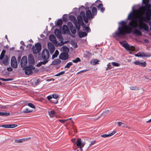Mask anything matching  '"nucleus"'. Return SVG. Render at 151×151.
<instances>
[{
    "label": "nucleus",
    "mask_w": 151,
    "mask_h": 151,
    "mask_svg": "<svg viewBox=\"0 0 151 151\" xmlns=\"http://www.w3.org/2000/svg\"><path fill=\"white\" fill-rule=\"evenodd\" d=\"M119 24H121V26H119L118 28V31L113 34V37L124 36L127 34H129L131 32L132 29L135 28L127 25L126 22L124 21H121Z\"/></svg>",
    "instance_id": "1"
},
{
    "label": "nucleus",
    "mask_w": 151,
    "mask_h": 151,
    "mask_svg": "<svg viewBox=\"0 0 151 151\" xmlns=\"http://www.w3.org/2000/svg\"><path fill=\"white\" fill-rule=\"evenodd\" d=\"M135 14L134 12L130 13L128 15V19L131 20L129 23V25L132 28H136L137 26V22L136 19H134Z\"/></svg>",
    "instance_id": "2"
},
{
    "label": "nucleus",
    "mask_w": 151,
    "mask_h": 151,
    "mask_svg": "<svg viewBox=\"0 0 151 151\" xmlns=\"http://www.w3.org/2000/svg\"><path fill=\"white\" fill-rule=\"evenodd\" d=\"M80 14L82 16L83 20L86 23L88 22V20H91L94 17L91 11L89 10H88L86 12V17L84 12L83 11L81 12Z\"/></svg>",
    "instance_id": "3"
},
{
    "label": "nucleus",
    "mask_w": 151,
    "mask_h": 151,
    "mask_svg": "<svg viewBox=\"0 0 151 151\" xmlns=\"http://www.w3.org/2000/svg\"><path fill=\"white\" fill-rule=\"evenodd\" d=\"M50 54L49 52L47 49H44L43 50L42 54V59L44 61H47V63L49 61L50 57Z\"/></svg>",
    "instance_id": "4"
},
{
    "label": "nucleus",
    "mask_w": 151,
    "mask_h": 151,
    "mask_svg": "<svg viewBox=\"0 0 151 151\" xmlns=\"http://www.w3.org/2000/svg\"><path fill=\"white\" fill-rule=\"evenodd\" d=\"M139 19L138 20L139 24H137V26H138L139 29H144L145 30L148 31V27L147 24L139 17Z\"/></svg>",
    "instance_id": "5"
},
{
    "label": "nucleus",
    "mask_w": 151,
    "mask_h": 151,
    "mask_svg": "<svg viewBox=\"0 0 151 151\" xmlns=\"http://www.w3.org/2000/svg\"><path fill=\"white\" fill-rule=\"evenodd\" d=\"M120 43L122 45V46L128 51H134L135 50V47L133 46H130L127 43H124L123 42H121Z\"/></svg>",
    "instance_id": "6"
},
{
    "label": "nucleus",
    "mask_w": 151,
    "mask_h": 151,
    "mask_svg": "<svg viewBox=\"0 0 151 151\" xmlns=\"http://www.w3.org/2000/svg\"><path fill=\"white\" fill-rule=\"evenodd\" d=\"M41 50V46L40 44L37 43L35 44V46L32 47L33 53L37 54L39 53Z\"/></svg>",
    "instance_id": "7"
},
{
    "label": "nucleus",
    "mask_w": 151,
    "mask_h": 151,
    "mask_svg": "<svg viewBox=\"0 0 151 151\" xmlns=\"http://www.w3.org/2000/svg\"><path fill=\"white\" fill-rule=\"evenodd\" d=\"M11 65L12 67L14 68H16L17 67V63L15 56H13L11 58Z\"/></svg>",
    "instance_id": "8"
},
{
    "label": "nucleus",
    "mask_w": 151,
    "mask_h": 151,
    "mask_svg": "<svg viewBox=\"0 0 151 151\" xmlns=\"http://www.w3.org/2000/svg\"><path fill=\"white\" fill-rule=\"evenodd\" d=\"M69 57V55L68 53L63 52L61 53L59 55V58L62 60H66Z\"/></svg>",
    "instance_id": "9"
},
{
    "label": "nucleus",
    "mask_w": 151,
    "mask_h": 151,
    "mask_svg": "<svg viewBox=\"0 0 151 151\" xmlns=\"http://www.w3.org/2000/svg\"><path fill=\"white\" fill-rule=\"evenodd\" d=\"M70 17L74 19V24L77 30H79L81 27V23L77 22L76 18L73 16H70Z\"/></svg>",
    "instance_id": "10"
},
{
    "label": "nucleus",
    "mask_w": 151,
    "mask_h": 151,
    "mask_svg": "<svg viewBox=\"0 0 151 151\" xmlns=\"http://www.w3.org/2000/svg\"><path fill=\"white\" fill-rule=\"evenodd\" d=\"M35 69L34 66H32L29 67H27L25 69V73L26 75H29L32 73V70Z\"/></svg>",
    "instance_id": "11"
},
{
    "label": "nucleus",
    "mask_w": 151,
    "mask_h": 151,
    "mask_svg": "<svg viewBox=\"0 0 151 151\" xmlns=\"http://www.w3.org/2000/svg\"><path fill=\"white\" fill-rule=\"evenodd\" d=\"M27 63V58L26 56H23L21 60V66L22 67H24L26 66Z\"/></svg>",
    "instance_id": "12"
},
{
    "label": "nucleus",
    "mask_w": 151,
    "mask_h": 151,
    "mask_svg": "<svg viewBox=\"0 0 151 151\" xmlns=\"http://www.w3.org/2000/svg\"><path fill=\"white\" fill-rule=\"evenodd\" d=\"M76 143L77 146L80 148L81 150L82 151V147L85 145V143L84 142H82L81 139H77Z\"/></svg>",
    "instance_id": "13"
},
{
    "label": "nucleus",
    "mask_w": 151,
    "mask_h": 151,
    "mask_svg": "<svg viewBox=\"0 0 151 151\" xmlns=\"http://www.w3.org/2000/svg\"><path fill=\"white\" fill-rule=\"evenodd\" d=\"M47 47L50 50L51 54H52L55 51V49L54 45L50 42H49L47 43Z\"/></svg>",
    "instance_id": "14"
},
{
    "label": "nucleus",
    "mask_w": 151,
    "mask_h": 151,
    "mask_svg": "<svg viewBox=\"0 0 151 151\" xmlns=\"http://www.w3.org/2000/svg\"><path fill=\"white\" fill-rule=\"evenodd\" d=\"M28 60L29 63L33 64L35 63L34 57L32 54H29L28 56Z\"/></svg>",
    "instance_id": "15"
},
{
    "label": "nucleus",
    "mask_w": 151,
    "mask_h": 151,
    "mask_svg": "<svg viewBox=\"0 0 151 151\" xmlns=\"http://www.w3.org/2000/svg\"><path fill=\"white\" fill-rule=\"evenodd\" d=\"M134 63L136 65H138L139 66L145 67L146 65V63L145 62H141L139 61H136L134 62Z\"/></svg>",
    "instance_id": "16"
},
{
    "label": "nucleus",
    "mask_w": 151,
    "mask_h": 151,
    "mask_svg": "<svg viewBox=\"0 0 151 151\" xmlns=\"http://www.w3.org/2000/svg\"><path fill=\"white\" fill-rule=\"evenodd\" d=\"M145 16L150 21L151 19V9H148L146 12Z\"/></svg>",
    "instance_id": "17"
},
{
    "label": "nucleus",
    "mask_w": 151,
    "mask_h": 151,
    "mask_svg": "<svg viewBox=\"0 0 151 151\" xmlns=\"http://www.w3.org/2000/svg\"><path fill=\"white\" fill-rule=\"evenodd\" d=\"M49 39L54 44H56L57 43L56 38L53 35H50L49 37Z\"/></svg>",
    "instance_id": "18"
},
{
    "label": "nucleus",
    "mask_w": 151,
    "mask_h": 151,
    "mask_svg": "<svg viewBox=\"0 0 151 151\" xmlns=\"http://www.w3.org/2000/svg\"><path fill=\"white\" fill-rule=\"evenodd\" d=\"M139 56H140V57H150L151 56V54L148 53H145L144 52H142L139 53Z\"/></svg>",
    "instance_id": "19"
},
{
    "label": "nucleus",
    "mask_w": 151,
    "mask_h": 151,
    "mask_svg": "<svg viewBox=\"0 0 151 151\" xmlns=\"http://www.w3.org/2000/svg\"><path fill=\"white\" fill-rule=\"evenodd\" d=\"M103 6L102 4H100L97 6L98 9L100 10L102 13L104 12L105 9V8L103 7Z\"/></svg>",
    "instance_id": "20"
},
{
    "label": "nucleus",
    "mask_w": 151,
    "mask_h": 151,
    "mask_svg": "<svg viewBox=\"0 0 151 151\" xmlns=\"http://www.w3.org/2000/svg\"><path fill=\"white\" fill-rule=\"evenodd\" d=\"M116 133L115 131H113L111 133H110L109 134H104L101 135V137H104V138H106L109 137L113 135V134H114Z\"/></svg>",
    "instance_id": "21"
},
{
    "label": "nucleus",
    "mask_w": 151,
    "mask_h": 151,
    "mask_svg": "<svg viewBox=\"0 0 151 151\" xmlns=\"http://www.w3.org/2000/svg\"><path fill=\"white\" fill-rule=\"evenodd\" d=\"M133 33L134 34L139 36H141L142 35V33L140 31L137 29L134 30Z\"/></svg>",
    "instance_id": "22"
},
{
    "label": "nucleus",
    "mask_w": 151,
    "mask_h": 151,
    "mask_svg": "<svg viewBox=\"0 0 151 151\" xmlns=\"http://www.w3.org/2000/svg\"><path fill=\"white\" fill-rule=\"evenodd\" d=\"M61 60L59 59H56L52 62V64L54 65L59 64L61 63Z\"/></svg>",
    "instance_id": "23"
},
{
    "label": "nucleus",
    "mask_w": 151,
    "mask_h": 151,
    "mask_svg": "<svg viewBox=\"0 0 151 151\" xmlns=\"http://www.w3.org/2000/svg\"><path fill=\"white\" fill-rule=\"evenodd\" d=\"M92 13L95 16L97 14V8L95 7H93L92 9Z\"/></svg>",
    "instance_id": "24"
},
{
    "label": "nucleus",
    "mask_w": 151,
    "mask_h": 151,
    "mask_svg": "<svg viewBox=\"0 0 151 151\" xmlns=\"http://www.w3.org/2000/svg\"><path fill=\"white\" fill-rule=\"evenodd\" d=\"M141 19L143 22H145L146 23H148L150 21L148 19L146 18V17L141 16L139 17Z\"/></svg>",
    "instance_id": "25"
},
{
    "label": "nucleus",
    "mask_w": 151,
    "mask_h": 151,
    "mask_svg": "<svg viewBox=\"0 0 151 151\" xmlns=\"http://www.w3.org/2000/svg\"><path fill=\"white\" fill-rule=\"evenodd\" d=\"M82 17V16L81 14L80 15H78L77 17V19H78L77 22L83 23Z\"/></svg>",
    "instance_id": "26"
},
{
    "label": "nucleus",
    "mask_w": 151,
    "mask_h": 151,
    "mask_svg": "<svg viewBox=\"0 0 151 151\" xmlns=\"http://www.w3.org/2000/svg\"><path fill=\"white\" fill-rule=\"evenodd\" d=\"M99 61L97 59H93L91 61V63L93 65H96L98 64Z\"/></svg>",
    "instance_id": "27"
},
{
    "label": "nucleus",
    "mask_w": 151,
    "mask_h": 151,
    "mask_svg": "<svg viewBox=\"0 0 151 151\" xmlns=\"http://www.w3.org/2000/svg\"><path fill=\"white\" fill-rule=\"evenodd\" d=\"M54 32L55 34L56 35V33H57V37L59 38H61L62 36L60 33V31L59 29H55Z\"/></svg>",
    "instance_id": "28"
},
{
    "label": "nucleus",
    "mask_w": 151,
    "mask_h": 151,
    "mask_svg": "<svg viewBox=\"0 0 151 151\" xmlns=\"http://www.w3.org/2000/svg\"><path fill=\"white\" fill-rule=\"evenodd\" d=\"M63 32H66L69 31V29L68 26L66 25H63Z\"/></svg>",
    "instance_id": "29"
},
{
    "label": "nucleus",
    "mask_w": 151,
    "mask_h": 151,
    "mask_svg": "<svg viewBox=\"0 0 151 151\" xmlns=\"http://www.w3.org/2000/svg\"><path fill=\"white\" fill-rule=\"evenodd\" d=\"M87 33L85 32H82L79 34V37L80 38H82L86 36Z\"/></svg>",
    "instance_id": "30"
},
{
    "label": "nucleus",
    "mask_w": 151,
    "mask_h": 151,
    "mask_svg": "<svg viewBox=\"0 0 151 151\" xmlns=\"http://www.w3.org/2000/svg\"><path fill=\"white\" fill-rule=\"evenodd\" d=\"M59 53V52L58 50H55V53L52 55V59H53L54 58H56Z\"/></svg>",
    "instance_id": "31"
},
{
    "label": "nucleus",
    "mask_w": 151,
    "mask_h": 151,
    "mask_svg": "<svg viewBox=\"0 0 151 151\" xmlns=\"http://www.w3.org/2000/svg\"><path fill=\"white\" fill-rule=\"evenodd\" d=\"M61 50L63 52H68L69 51V49L66 46H63L61 47Z\"/></svg>",
    "instance_id": "32"
},
{
    "label": "nucleus",
    "mask_w": 151,
    "mask_h": 151,
    "mask_svg": "<svg viewBox=\"0 0 151 151\" xmlns=\"http://www.w3.org/2000/svg\"><path fill=\"white\" fill-rule=\"evenodd\" d=\"M131 90H139V88L137 87L136 86H131L130 87Z\"/></svg>",
    "instance_id": "33"
},
{
    "label": "nucleus",
    "mask_w": 151,
    "mask_h": 151,
    "mask_svg": "<svg viewBox=\"0 0 151 151\" xmlns=\"http://www.w3.org/2000/svg\"><path fill=\"white\" fill-rule=\"evenodd\" d=\"M49 114L50 117H52L55 114V111L53 110L49 112Z\"/></svg>",
    "instance_id": "34"
},
{
    "label": "nucleus",
    "mask_w": 151,
    "mask_h": 151,
    "mask_svg": "<svg viewBox=\"0 0 151 151\" xmlns=\"http://www.w3.org/2000/svg\"><path fill=\"white\" fill-rule=\"evenodd\" d=\"M10 114L9 113L0 112V116H7Z\"/></svg>",
    "instance_id": "35"
},
{
    "label": "nucleus",
    "mask_w": 151,
    "mask_h": 151,
    "mask_svg": "<svg viewBox=\"0 0 151 151\" xmlns=\"http://www.w3.org/2000/svg\"><path fill=\"white\" fill-rule=\"evenodd\" d=\"M73 65V64L72 62H70L68 63L64 67V68H69L70 66L72 65Z\"/></svg>",
    "instance_id": "36"
},
{
    "label": "nucleus",
    "mask_w": 151,
    "mask_h": 151,
    "mask_svg": "<svg viewBox=\"0 0 151 151\" xmlns=\"http://www.w3.org/2000/svg\"><path fill=\"white\" fill-rule=\"evenodd\" d=\"M47 61H43L40 62L38 64H37V66L38 67H40L42 65H45L47 63H46Z\"/></svg>",
    "instance_id": "37"
},
{
    "label": "nucleus",
    "mask_w": 151,
    "mask_h": 151,
    "mask_svg": "<svg viewBox=\"0 0 151 151\" xmlns=\"http://www.w3.org/2000/svg\"><path fill=\"white\" fill-rule=\"evenodd\" d=\"M70 29L71 32L73 34H75L76 33V30L73 27H71V28H70Z\"/></svg>",
    "instance_id": "38"
},
{
    "label": "nucleus",
    "mask_w": 151,
    "mask_h": 151,
    "mask_svg": "<svg viewBox=\"0 0 151 151\" xmlns=\"http://www.w3.org/2000/svg\"><path fill=\"white\" fill-rule=\"evenodd\" d=\"M26 105H27L30 107L32 108H35V106L32 103H27V102L25 103Z\"/></svg>",
    "instance_id": "39"
},
{
    "label": "nucleus",
    "mask_w": 151,
    "mask_h": 151,
    "mask_svg": "<svg viewBox=\"0 0 151 151\" xmlns=\"http://www.w3.org/2000/svg\"><path fill=\"white\" fill-rule=\"evenodd\" d=\"M62 21L61 19H59L57 22L56 25L60 26L62 23Z\"/></svg>",
    "instance_id": "40"
},
{
    "label": "nucleus",
    "mask_w": 151,
    "mask_h": 151,
    "mask_svg": "<svg viewBox=\"0 0 151 151\" xmlns=\"http://www.w3.org/2000/svg\"><path fill=\"white\" fill-rule=\"evenodd\" d=\"M81 61V59L79 58H77L75 60H72L73 62L75 63H77L78 62H80Z\"/></svg>",
    "instance_id": "41"
},
{
    "label": "nucleus",
    "mask_w": 151,
    "mask_h": 151,
    "mask_svg": "<svg viewBox=\"0 0 151 151\" xmlns=\"http://www.w3.org/2000/svg\"><path fill=\"white\" fill-rule=\"evenodd\" d=\"M0 80H1L3 81H12L13 80V78L4 79V78H0Z\"/></svg>",
    "instance_id": "42"
},
{
    "label": "nucleus",
    "mask_w": 151,
    "mask_h": 151,
    "mask_svg": "<svg viewBox=\"0 0 151 151\" xmlns=\"http://www.w3.org/2000/svg\"><path fill=\"white\" fill-rule=\"evenodd\" d=\"M112 65L114 66L118 67L120 65V64L118 63H116L115 62H112L111 63Z\"/></svg>",
    "instance_id": "43"
},
{
    "label": "nucleus",
    "mask_w": 151,
    "mask_h": 151,
    "mask_svg": "<svg viewBox=\"0 0 151 151\" xmlns=\"http://www.w3.org/2000/svg\"><path fill=\"white\" fill-rule=\"evenodd\" d=\"M31 112L32 111L29 110L28 109H24L23 111V112L26 113H29Z\"/></svg>",
    "instance_id": "44"
},
{
    "label": "nucleus",
    "mask_w": 151,
    "mask_h": 151,
    "mask_svg": "<svg viewBox=\"0 0 151 151\" xmlns=\"http://www.w3.org/2000/svg\"><path fill=\"white\" fill-rule=\"evenodd\" d=\"M65 73V72L64 71H61V72L58 73V74H56L55 75V76H59L61 75L64 74Z\"/></svg>",
    "instance_id": "45"
},
{
    "label": "nucleus",
    "mask_w": 151,
    "mask_h": 151,
    "mask_svg": "<svg viewBox=\"0 0 151 151\" xmlns=\"http://www.w3.org/2000/svg\"><path fill=\"white\" fill-rule=\"evenodd\" d=\"M40 79H37L36 80L34 83V85H35V86H37V85L40 83Z\"/></svg>",
    "instance_id": "46"
},
{
    "label": "nucleus",
    "mask_w": 151,
    "mask_h": 151,
    "mask_svg": "<svg viewBox=\"0 0 151 151\" xmlns=\"http://www.w3.org/2000/svg\"><path fill=\"white\" fill-rule=\"evenodd\" d=\"M5 52V50H3V51H2V52H1V56L0 57V59H2Z\"/></svg>",
    "instance_id": "47"
},
{
    "label": "nucleus",
    "mask_w": 151,
    "mask_h": 151,
    "mask_svg": "<svg viewBox=\"0 0 151 151\" xmlns=\"http://www.w3.org/2000/svg\"><path fill=\"white\" fill-rule=\"evenodd\" d=\"M149 0H143L142 1L143 4L145 5H147L148 4L149 2Z\"/></svg>",
    "instance_id": "48"
},
{
    "label": "nucleus",
    "mask_w": 151,
    "mask_h": 151,
    "mask_svg": "<svg viewBox=\"0 0 151 151\" xmlns=\"http://www.w3.org/2000/svg\"><path fill=\"white\" fill-rule=\"evenodd\" d=\"M9 127H10L9 128H13L16 127L17 126V125L14 124H9Z\"/></svg>",
    "instance_id": "49"
},
{
    "label": "nucleus",
    "mask_w": 151,
    "mask_h": 151,
    "mask_svg": "<svg viewBox=\"0 0 151 151\" xmlns=\"http://www.w3.org/2000/svg\"><path fill=\"white\" fill-rule=\"evenodd\" d=\"M107 67L106 68V70H108L110 69V68H112L111 65V63H109V64L107 65Z\"/></svg>",
    "instance_id": "50"
},
{
    "label": "nucleus",
    "mask_w": 151,
    "mask_h": 151,
    "mask_svg": "<svg viewBox=\"0 0 151 151\" xmlns=\"http://www.w3.org/2000/svg\"><path fill=\"white\" fill-rule=\"evenodd\" d=\"M9 124H4L0 126V127H1L5 128H9V127H9Z\"/></svg>",
    "instance_id": "51"
},
{
    "label": "nucleus",
    "mask_w": 151,
    "mask_h": 151,
    "mask_svg": "<svg viewBox=\"0 0 151 151\" xmlns=\"http://www.w3.org/2000/svg\"><path fill=\"white\" fill-rule=\"evenodd\" d=\"M58 97V95L56 94H53L52 95V97L55 99H57Z\"/></svg>",
    "instance_id": "52"
},
{
    "label": "nucleus",
    "mask_w": 151,
    "mask_h": 151,
    "mask_svg": "<svg viewBox=\"0 0 151 151\" xmlns=\"http://www.w3.org/2000/svg\"><path fill=\"white\" fill-rule=\"evenodd\" d=\"M67 25L68 26L70 27V29L71 28V27H73V25L71 22H68L67 23Z\"/></svg>",
    "instance_id": "53"
},
{
    "label": "nucleus",
    "mask_w": 151,
    "mask_h": 151,
    "mask_svg": "<svg viewBox=\"0 0 151 151\" xmlns=\"http://www.w3.org/2000/svg\"><path fill=\"white\" fill-rule=\"evenodd\" d=\"M96 141L95 140H94V141H92L91 143V144H90V145H89V147L88 148V149H88V148L91 147L92 145H94L95 143L96 142Z\"/></svg>",
    "instance_id": "54"
},
{
    "label": "nucleus",
    "mask_w": 151,
    "mask_h": 151,
    "mask_svg": "<svg viewBox=\"0 0 151 151\" xmlns=\"http://www.w3.org/2000/svg\"><path fill=\"white\" fill-rule=\"evenodd\" d=\"M84 30L88 32H89L90 31V29L88 27H85Z\"/></svg>",
    "instance_id": "55"
},
{
    "label": "nucleus",
    "mask_w": 151,
    "mask_h": 151,
    "mask_svg": "<svg viewBox=\"0 0 151 151\" xmlns=\"http://www.w3.org/2000/svg\"><path fill=\"white\" fill-rule=\"evenodd\" d=\"M109 110H107L105 111H104L103 112V114L104 115H106L108 114L109 113Z\"/></svg>",
    "instance_id": "56"
},
{
    "label": "nucleus",
    "mask_w": 151,
    "mask_h": 151,
    "mask_svg": "<svg viewBox=\"0 0 151 151\" xmlns=\"http://www.w3.org/2000/svg\"><path fill=\"white\" fill-rule=\"evenodd\" d=\"M63 19L64 21H66L67 20V18L65 15H64L63 17Z\"/></svg>",
    "instance_id": "57"
},
{
    "label": "nucleus",
    "mask_w": 151,
    "mask_h": 151,
    "mask_svg": "<svg viewBox=\"0 0 151 151\" xmlns=\"http://www.w3.org/2000/svg\"><path fill=\"white\" fill-rule=\"evenodd\" d=\"M24 140V139H18L17 140H16L17 141V142L18 143H20L23 142V141Z\"/></svg>",
    "instance_id": "58"
},
{
    "label": "nucleus",
    "mask_w": 151,
    "mask_h": 151,
    "mask_svg": "<svg viewBox=\"0 0 151 151\" xmlns=\"http://www.w3.org/2000/svg\"><path fill=\"white\" fill-rule=\"evenodd\" d=\"M7 70L9 71H12L13 70L12 68L10 67L7 68Z\"/></svg>",
    "instance_id": "59"
},
{
    "label": "nucleus",
    "mask_w": 151,
    "mask_h": 151,
    "mask_svg": "<svg viewBox=\"0 0 151 151\" xmlns=\"http://www.w3.org/2000/svg\"><path fill=\"white\" fill-rule=\"evenodd\" d=\"M88 70H82L79 72L78 73V74L81 73H83V72H86V71H87Z\"/></svg>",
    "instance_id": "60"
},
{
    "label": "nucleus",
    "mask_w": 151,
    "mask_h": 151,
    "mask_svg": "<svg viewBox=\"0 0 151 151\" xmlns=\"http://www.w3.org/2000/svg\"><path fill=\"white\" fill-rule=\"evenodd\" d=\"M59 121L60 122H62V123H64L66 121H67V120H66V119H65V120L59 119Z\"/></svg>",
    "instance_id": "61"
},
{
    "label": "nucleus",
    "mask_w": 151,
    "mask_h": 151,
    "mask_svg": "<svg viewBox=\"0 0 151 151\" xmlns=\"http://www.w3.org/2000/svg\"><path fill=\"white\" fill-rule=\"evenodd\" d=\"M52 98V97L51 96H49L47 97V99L48 100H50Z\"/></svg>",
    "instance_id": "62"
},
{
    "label": "nucleus",
    "mask_w": 151,
    "mask_h": 151,
    "mask_svg": "<svg viewBox=\"0 0 151 151\" xmlns=\"http://www.w3.org/2000/svg\"><path fill=\"white\" fill-rule=\"evenodd\" d=\"M118 125L119 126H120L122 125V124H124L122 122H119L118 123Z\"/></svg>",
    "instance_id": "63"
},
{
    "label": "nucleus",
    "mask_w": 151,
    "mask_h": 151,
    "mask_svg": "<svg viewBox=\"0 0 151 151\" xmlns=\"http://www.w3.org/2000/svg\"><path fill=\"white\" fill-rule=\"evenodd\" d=\"M135 56H137V57H139V56H139V53H138L137 54H135Z\"/></svg>",
    "instance_id": "64"
}]
</instances>
